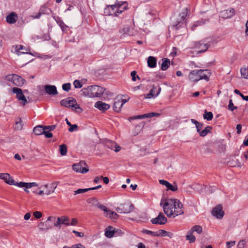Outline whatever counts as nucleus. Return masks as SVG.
I'll use <instances>...</instances> for the list:
<instances>
[{
  "label": "nucleus",
  "instance_id": "obj_9",
  "mask_svg": "<svg viewBox=\"0 0 248 248\" xmlns=\"http://www.w3.org/2000/svg\"><path fill=\"white\" fill-rule=\"evenodd\" d=\"M33 132L36 135L44 134L47 138H50L53 136L51 133L46 131L45 126L43 125H38L35 127L33 129Z\"/></svg>",
  "mask_w": 248,
  "mask_h": 248
},
{
  "label": "nucleus",
  "instance_id": "obj_18",
  "mask_svg": "<svg viewBox=\"0 0 248 248\" xmlns=\"http://www.w3.org/2000/svg\"><path fill=\"white\" fill-rule=\"evenodd\" d=\"M0 179L3 180L5 182L10 185L14 184V179L8 173H0Z\"/></svg>",
  "mask_w": 248,
  "mask_h": 248
},
{
  "label": "nucleus",
  "instance_id": "obj_47",
  "mask_svg": "<svg viewBox=\"0 0 248 248\" xmlns=\"http://www.w3.org/2000/svg\"><path fill=\"white\" fill-rule=\"evenodd\" d=\"M62 88L64 91L66 92H68L71 88V84L69 83H64L62 85Z\"/></svg>",
  "mask_w": 248,
  "mask_h": 248
},
{
  "label": "nucleus",
  "instance_id": "obj_57",
  "mask_svg": "<svg viewBox=\"0 0 248 248\" xmlns=\"http://www.w3.org/2000/svg\"><path fill=\"white\" fill-rule=\"evenodd\" d=\"M110 143L114 145V148H115L114 150L115 152H118L119 151H120V150L121 149V147L119 145H118L115 142H110Z\"/></svg>",
  "mask_w": 248,
  "mask_h": 248
},
{
  "label": "nucleus",
  "instance_id": "obj_59",
  "mask_svg": "<svg viewBox=\"0 0 248 248\" xmlns=\"http://www.w3.org/2000/svg\"><path fill=\"white\" fill-rule=\"evenodd\" d=\"M73 232L77 236L79 237H83L84 234L83 233L81 232H78V231H76L75 230L73 231Z\"/></svg>",
  "mask_w": 248,
  "mask_h": 248
},
{
  "label": "nucleus",
  "instance_id": "obj_55",
  "mask_svg": "<svg viewBox=\"0 0 248 248\" xmlns=\"http://www.w3.org/2000/svg\"><path fill=\"white\" fill-rule=\"evenodd\" d=\"M131 76L132 77V79L133 81H135L136 80V78H140L137 75L136 71H134L131 73Z\"/></svg>",
  "mask_w": 248,
  "mask_h": 248
},
{
  "label": "nucleus",
  "instance_id": "obj_31",
  "mask_svg": "<svg viewBox=\"0 0 248 248\" xmlns=\"http://www.w3.org/2000/svg\"><path fill=\"white\" fill-rule=\"evenodd\" d=\"M23 127V122L21 118H18L16 122L15 129L21 130Z\"/></svg>",
  "mask_w": 248,
  "mask_h": 248
},
{
  "label": "nucleus",
  "instance_id": "obj_40",
  "mask_svg": "<svg viewBox=\"0 0 248 248\" xmlns=\"http://www.w3.org/2000/svg\"><path fill=\"white\" fill-rule=\"evenodd\" d=\"M90 190H91V189H90V188L83 189L79 188L74 191V195H76L77 194L83 193Z\"/></svg>",
  "mask_w": 248,
  "mask_h": 248
},
{
  "label": "nucleus",
  "instance_id": "obj_12",
  "mask_svg": "<svg viewBox=\"0 0 248 248\" xmlns=\"http://www.w3.org/2000/svg\"><path fill=\"white\" fill-rule=\"evenodd\" d=\"M56 219V217H48L46 224L44 222H41L39 223L38 227L40 231H44L52 228L51 225H47V223L49 221H52L54 222Z\"/></svg>",
  "mask_w": 248,
  "mask_h": 248
},
{
  "label": "nucleus",
  "instance_id": "obj_64",
  "mask_svg": "<svg viewBox=\"0 0 248 248\" xmlns=\"http://www.w3.org/2000/svg\"><path fill=\"white\" fill-rule=\"evenodd\" d=\"M73 248H85V247L81 244L73 245Z\"/></svg>",
  "mask_w": 248,
  "mask_h": 248
},
{
  "label": "nucleus",
  "instance_id": "obj_60",
  "mask_svg": "<svg viewBox=\"0 0 248 248\" xmlns=\"http://www.w3.org/2000/svg\"><path fill=\"white\" fill-rule=\"evenodd\" d=\"M159 115V114L154 112H151L145 114L146 118H151L155 116Z\"/></svg>",
  "mask_w": 248,
  "mask_h": 248
},
{
  "label": "nucleus",
  "instance_id": "obj_48",
  "mask_svg": "<svg viewBox=\"0 0 248 248\" xmlns=\"http://www.w3.org/2000/svg\"><path fill=\"white\" fill-rule=\"evenodd\" d=\"M124 234V232L120 230L114 228V236H122Z\"/></svg>",
  "mask_w": 248,
  "mask_h": 248
},
{
  "label": "nucleus",
  "instance_id": "obj_63",
  "mask_svg": "<svg viewBox=\"0 0 248 248\" xmlns=\"http://www.w3.org/2000/svg\"><path fill=\"white\" fill-rule=\"evenodd\" d=\"M159 182L161 185L166 186V187H167L168 185L170 183L168 181L164 180H160L159 181Z\"/></svg>",
  "mask_w": 248,
  "mask_h": 248
},
{
  "label": "nucleus",
  "instance_id": "obj_39",
  "mask_svg": "<svg viewBox=\"0 0 248 248\" xmlns=\"http://www.w3.org/2000/svg\"><path fill=\"white\" fill-rule=\"evenodd\" d=\"M67 149L66 145L62 144L60 145V152L62 155H65L67 153Z\"/></svg>",
  "mask_w": 248,
  "mask_h": 248
},
{
  "label": "nucleus",
  "instance_id": "obj_36",
  "mask_svg": "<svg viewBox=\"0 0 248 248\" xmlns=\"http://www.w3.org/2000/svg\"><path fill=\"white\" fill-rule=\"evenodd\" d=\"M203 117L204 119L211 121L213 118V114L211 112H207L206 110H205Z\"/></svg>",
  "mask_w": 248,
  "mask_h": 248
},
{
  "label": "nucleus",
  "instance_id": "obj_16",
  "mask_svg": "<svg viewBox=\"0 0 248 248\" xmlns=\"http://www.w3.org/2000/svg\"><path fill=\"white\" fill-rule=\"evenodd\" d=\"M46 93L50 95H55L58 94L57 88L54 85H46L44 88Z\"/></svg>",
  "mask_w": 248,
  "mask_h": 248
},
{
  "label": "nucleus",
  "instance_id": "obj_32",
  "mask_svg": "<svg viewBox=\"0 0 248 248\" xmlns=\"http://www.w3.org/2000/svg\"><path fill=\"white\" fill-rule=\"evenodd\" d=\"M212 129V127L210 126H207L203 130H201L200 132H199L200 136L202 137H205L208 133L211 132V130Z\"/></svg>",
  "mask_w": 248,
  "mask_h": 248
},
{
  "label": "nucleus",
  "instance_id": "obj_1",
  "mask_svg": "<svg viewBox=\"0 0 248 248\" xmlns=\"http://www.w3.org/2000/svg\"><path fill=\"white\" fill-rule=\"evenodd\" d=\"M160 206L168 217H173L184 213L182 203L177 199H162L161 200Z\"/></svg>",
  "mask_w": 248,
  "mask_h": 248
},
{
  "label": "nucleus",
  "instance_id": "obj_15",
  "mask_svg": "<svg viewBox=\"0 0 248 248\" xmlns=\"http://www.w3.org/2000/svg\"><path fill=\"white\" fill-rule=\"evenodd\" d=\"M209 45L204 43L202 41H199L196 43L195 48L197 49L199 53H203L206 51L209 47Z\"/></svg>",
  "mask_w": 248,
  "mask_h": 248
},
{
  "label": "nucleus",
  "instance_id": "obj_5",
  "mask_svg": "<svg viewBox=\"0 0 248 248\" xmlns=\"http://www.w3.org/2000/svg\"><path fill=\"white\" fill-rule=\"evenodd\" d=\"M12 91L16 94V98L19 101H20V104L21 106H24L29 103L24 95L22 90L20 88L14 87L12 89Z\"/></svg>",
  "mask_w": 248,
  "mask_h": 248
},
{
  "label": "nucleus",
  "instance_id": "obj_38",
  "mask_svg": "<svg viewBox=\"0 0 248 248\" xmlns=\"http://www.w3.org/2000/svg\"><path fill=\"white\" fill-rule=\"evenodd\" d=\"M190 231L192 232V233L193 232H196L198 234H200L202 231V228L199 225H195L191 228V230Z\"/></svg>",
  "mask_w": 248,
  "mask_h": 248
},
{
  "label": "nucleus",
  "instance_id": "obj_10",
  "mask_svg": "<svg viewBox=\"0 0 248 248\" xmlns=\"http://www.w3.org/2000/svg\"><path fill=\"white\" fill-rule=\"evenodd\" d=\"M86 163L84 161H81L78 163L74 164L72 166L73 170L78 172L85 173L89 171V169L86 168Z\"/></svg>",
  "mask_w": 248,
  "mask_h": 248
},
{
  "label": "nucleus",
  "instance_id": "obj_52",
  "mask_svg": "<svg viewBox=\"0 0 248 248\" xmlns=\"http://www.w3.org/2000/svg\"><path fill=\"white\" fill-rule=\"evenodd\" d=\"M167 188L172 191H176L177 190V186H173L169 183Z\"/></svg>",
  "mask_w": 248,
  "mask_h": 248
},
{
  "label": "nucleus",
  "instance_id": "obj_58",
  "mask_svg": "<svg viewBox=\"0 0 248 248\" xmlns=\"http://www.w3.org/2000/svg\"><path fill=\"white\" fill-rule=\"evenodd\" d=\"M235 244V241H228L226 242V245L227 248H230L231 247L234 246Z\"/></svg>",
  "mask_w": 248,
  "mask_h": 248
},
{
  "label": "nucleus",
  "instance_id": "obj_2",
  "mask_svg": "<svg viewBox=\"0 0 248 248\" xmlns=\"http://www.w3.org/2000/svg\"><path fill=\"white\" fill-rule=\"evenodd\" d=\"M105 90L103 88L99 86H89L87 88H83L80 91V94L81 95L89 97H100L104 93Z\"/></svg>",
  "mask_w": 248,
  "mask_h": 248
},
{
  "label": "nucleus",
  "instance_id": "obj_46",
  "mask_svg": "<svg viewBox=\"0 0 248 248\" xmlns=\"http://www.w3.org/2000/svg\"><path fill=\"white\" fill-rule=\"evenodd\" d=\"M73 84L75 88H80L82 87V84L81 82L77 79L74 81Z\"/></svg>",
  "mask_w": 248,
  "mask_h": 248
},
{
  "label": "nucleus",
  "instance_id": "obj_41",
  "mask_svg": "<svg viewBox=\"0 0 248 248\" xmlns=\"http://www.w3.org/2000/svg\"><path fill=\"white\" fill-rule=\"evenodd\" d=\"M39 12L40 14H49L50 10L46 6H43L40 8Z\"/></svg>",
  "mask_w": 248,
  "mask_h": 248
},
{
  "label": "nucleus",
  "instance_id": "obj_29",
  "mask_svg": "<svg viewBox=\"0 0 248 248\" xmlns=\"http://www.w3.org/2000/svg\"><path fill=\"white\" fill-rule=\"evenodd\" d=\"M59 181H54L53 183H52L50 185L51 190H47L45 194L47 195H48L53 193L55 191V189L57 188V186L59 184Z\"/></svg>",
  "mask_w": 248,
  "mask_h": 248
},
{
  "label": "nucleus",
  "instance_id": "obj_14",
  "mask_svg": "<svg viewBox=\"0 0 248 248\" xmlns=\"http://www.w3.org/2000/svg\"><path fill=\"white\" fill-rule=\"evenodd\" d=\"M224 211L221 205H217L212 211V215L218 219H221L224 216Z\"/></svg>",
  "mask_w": 248,
  "mask_h": 248
},
{
  "label": "nucleus",
  "instance_id": "obj_50",
  "mask_svg": "<svg viewBox=\"0 0 248 248\" xmlns=\"http://www.w3.org/2000/svg\"><path fill=\"white\" fill-rule=\"evenodd\" d=\"M38 184L35 182L32 183H26V188H30L33 186H37Z\"/></svg>",
  "mask_w": 248,
  "mask_h": 248
},
{
  "label": "nucleus",
  "instance_id": "obj_53",
  "mask_svg": "<svg viewBox=\"0 0 248 248\" xmlns=\"http://www.w3.org/2000/svg\"><path fill=\"white\" fill-rule=\"evenodd\" d=\"M56 125L45 126V128L46 131H47L50 132V131L54 130L56 128Z\"/></svg>",
  "mask_w": 248,
  "mask_h": 248
},
{
  "label": "nucleus",
  "instance_id": "obj_28",
  "mask_svg": "<svg viewBox=\"0 0 248 248\" xmlns=\"http://www.w3.org/2000/svg\"><path fill=\"white\" fill-rule=\"evenodd\" d=\"M111 5H108L107 7H106L104 9V13L106 15L109 16H117V15L116 13H115L114 11H112V7H111Z\"/></svg>",
  "mask_w": 248,
  "mask_h": 248
},
{
  "label": "nucleus",
  "instance_id": "obj_37",
  "mask_svg": "<svg viewBox=\"0 0 248 248\" xmlns=\"http://www.w3.org/2000/svg\"><path fill=\"white\" fill-rule=\"evenodd\" d=\"M186 238V240H188L189 243H193L196 240L195 237L192 234V232L190 231L188 232Z\"/></svg>",
  "mask_w": 248,
  "mask_h": 248
},
{
  "label": "nucleus",
  "instance_id": "obj_22",
  "mask_svg": "<svg viewBox=\"0 0 248 248\" xmlns=\"http://www.w3.org/2000/svg\"><path fill=\"white\" fill-rule=\"evenodd\" d=\"M120 32L123 35L132 36L134 35L133 29L128 26H124L120 30Z\"/></svg>",
  "mask_w": 248,
  "mask_h": 248
},
{
  "label": "nucleus",
  "instance_id": "obj_35",
  "mask_svg": "<svg viewBox=\"0 0 248 248\" xmlns=\"http://www.w3.org/2000/svg\"><path fill=\"white\" fill-rule=\"evenodd\" d=\"M187 9L185 8L183 10V11L180 14L179 17H180V21H178V23H180L181 21L184 20L186 17L187 16Z\"/></svg>",
  "mask_w": 248,
  "mask_h": 248
},
{
  "label": "nucleus",
  "instance_id": "obj_24",
  "mask_svg": "<svg viewBox=\"0 0 248 248\" xmlns=\"http://www.w3.org/2000/svg\"><path fill=\"white\" fill-rule=\"evenodd\" d=\"M105 235L108 238L114 236V228L110 226L107 227L105 229Z\"/></svg>",
  "mask_w": 248,
  "mask_h": 248
},
{
  "label": "nucleus",
  "instance_id": "obj_45",
  "mask_svg": "<svg viewBox=\"0 0 248 248\" xmlns=\"http://www.w3.org/2000/svg\"><path fill=\"white\" fill-rule=\"evenodd\" d=\"M12 185H14L19 187H25L26 188V183L20 182L19 183L16 182L14 180V184Z\"/></svg>",
  "mask_w": 248,
  "mask_h": 248
},
{
  "label": "nucleus",
  "instance_id": "obj_43",
  "mask_svg": "<svg viewBox=\"0 0 248 248\" xmlns=\"http://www.w3.org/2000/svg\"><path fill=\"white\" fill-rule=\"evenodd\" d=\"M142 232H143V233L151 235L153 236H157V235L156 232H152L151 231L146 230V229H143L142 231Z\"/></svg>",
  "mask_w": 248,
  "mask_h": 248
},
{
  "label": "nucleus",
  "instance_id": "obj_54",
  "mask_svg": "<svg viewBox=\"0 0 248 248\" xmlns=\"http://www.w3.org/2000/svg\"><path fill=\"white\" fill-rule=\"evenodd\" d=\"M228 108H229V109L232 111H233L234 109H235L237 108L236 107L234 106L232 100H230L229 105H228Z\"/></svg>",
  "mask_w": 248,
  "mask_h": 248
},
{
  "label": "nucleus",
  "instance_id": "obj_51",
  "mask_svg": "<svg viewBox=\"0 0 248 248\" xmlns=\"http://www.w3.org/2000/svg\"><path fill=\"white\" fill-rule=\"evenodd\" d=\"M246 245V242L244 240H241L239 242L237 245V248H244Z\"/></svg>",
  "mask_w": 248,
  "mask_h": 248
},
{
  "label": "nucleus",
  "instance_id": "obj_25",
  "mask_svg": "<svg viewBox=\"0 0 248 248\" xmlns=\"http://www.w3.org/2000/svg\"><path fill=\"white\" fill-rule=\"evenodd\" d=\"M17 15L15 12H12L6 16V21L9 24H14L16 21Z\"/></svg>",
  "mask_w": 248,
  "mask_h": 248
},
{
  "label": "nucleus",
  "instance_id": "obj_61",
  "mask_svg": "<svg viewBox=\"0 0 248 248\" xmlns=\"http://www.w3.org/2000/svg\"><path fill=\"white\" fill-rule=\"evenodd\" d=\"M33 216L36 218H40V217H41L42 214L40 212L36 211L33 213Z\"/></svg>",
  "mask_w": 248,
  "mask_h": 248
},
{
  "label": "nucleus",
  "instance_id": "obj_44",
  "mask_svg": "<svg viewBox=\"0 0 248 248\" xmlns=\"http://www.w3.org/2000/svg\"><path fill=\"white\" fill-rule=\"evenodd\" d=\"M193 189L197 191L198 192L201 193L202 189V186L199 184H197L193 185Z\"/></svg>",
  "mask_w": 248,
  "mask_h": 248
},
{
  "label": "nucleus",
  "instance_id": "obj_8",
  "mask_svg": "<svg viewBox=\"0 0 248 248\" xmlns=\"http://www.w3.org/2000/svg\"><path fill=\"white\" fill-rule=\"evenodd\" d=\"M134 208V206L132 204L124 203L116 208V210L120 213L128 214L132 212Z\"/></svg>",
  "mask_w": 248,
  "mask_h": 248
},
{
  "label": "nucleus",
  "instance_id": "obj_13",
  "mask_svg": "<svg viewBox=\"0 0 248 248\" xmlns=\"http://www.w3.org/2000/svg\"><path fill=\"white\" fill-rule=\"evenodd\" d=\"M151 221L154 224L163 225L167 222V219L162 213H160L156 217L152 219Z\"/></svg>",
  "mask_w": 248,
  "mask_h": 248
},
{
  "label": "nucleus",
  "instance_id": "obj_33",
  "mask_svg": "<svg viewBox=\"0 0 248 248\" xmlns=\"http://www.w3.org/2000/svg\"><path fill=\"white\" fill-rule=\"evenodd\" d=\"M58 220L61 221L62 224H65L67 226L70 225L69 218L66 216L59 217Z\"/></svg>",
  "mask_w": 248,
  "mask_h": 248
},
{
  "label": "nucleus",
  "instance_id": "obj_17",
  "mask_svg": "<svg viewBox=\"0 0 248 248\" xmlns=\"http://www.w3.org/2000/svg\"><path fill=\"white\" fill-rule=\"evenodd\" d=\"M104 212L105 216L111 219H116L119 216L114 212L108 209L106 207L105 209H101Z\"/></svg>",
  "mask_w": 248,
  "mask_h": 248
},
{
  "label": "nucleus",
  "instance_id": "obj_42",
  "mask_svg": "<svg viewBox=\"0 0 248 248\" xmlns=\"http://www.w3.org/2000/svg\"><path fill=\"white\" fill-rule=\"evenodd\" d=\"M58 24L60 26L62 31H66L68 28V26L66 25L64 22L61 20H58L57 21Z\"/></svg>",
  "mask_w": 248,
  "mask_h": 248
},
{
  "label": "nucleus",
  "instance_id": "obj_62",
  "mask_svg": "<svg viewBox=\"0 0 248 248\" xmlns=\"http://www.w3.org/2000/svg\"><path fill=\"white\" fill-rule=\"evenodd\" d=\"M203 126V124L200 123H199V124L196 125V127L197 128V131L199 133L200 132Z\"/></svg>",
  "mask_w": 248,
  "mask_h": 248
},
{
  "label": "nucleus",
  "instance_id": "obj_26",
  "mask_svg": "<svg viewBox=\"0 0 248 248\" xmlns=\"http://www.w3.org/2000/svg\"><path fill=\"white\" fill-rule=\"evenodd\" d=\"M89 203L92 204L94 206L97 207L99 209H105L106 206L103 204H100L98 202L97 200L95 198H93L89 200Z\"/></svg>",
  "mask_w": 248,
  "mask_h": 248
},
{
  "label": "nucleus",
  "instance_id": "obj_49",
  "mask_svg": "<svg viewBox=\"0 0 248 248\" xmlns=\"http://www.w3.org/2000/svg\"><path fill=\"white\" fill-rule=\"evenodd\" d=\"M157 235V236H165L167 235V232L163 230H160L156 232Z\"/></svg>",
  "mask_w": 248,
  "mask_h": 248
},
{
  "label": "nucleus",
  "instance_id": "obj_30",
  "mask_svg": "<svg viewBox=\"0 0 248 248\" xmlns=\"http://www.w3.org/2000/svg\"><path fill=\"white\" fill-rule=\"evenodd\" d=\"M170 64V60L167 58H164L162 59V63L161 64V69L162 70H167Z\"/></svg>",
  "mask_w": 248,
  "mask_h": 248
},
{
  "label": "nucleus",
  "instance_id": "obj_56",
  "mask_svg": "<svg viewBox=\"0 0 248 248\" xmlns=\"http://www.w3.org/2000/svg\"><path fill=\"white\" fill-rule=\"evenodd\" d=\"M78 126L77 124H71L70 125V128L68 130L70 132H73L74 131H76L78 130Z\"/></svg>",
  "mask_w": 248,
  "mask_h": 248
},
{
  "label": "nucleus",
  "instance_id": "obj_4",
  "mask_svg": "<svg viewBox=\"0 0 248 248\" xmlns=\"http://www.w3.org/2000/svg\"><path fill=\"white\" fill-rule=\"evenodd\" d=\"M5 79L12 82L14 85L16 86H21L25 82V80L16 74L9 75L5 77Z\"/></svg>",
  "mask_w": 248,
  "mask_h": 248
},
{
  "label": "nucleus",
  "instance_id": "obj_21",
  "mask_svg": "<svg viewBox=\"0 0 248 248\" xmlns=\"http://www.w3.org/2000/svg\"><path fill=\"white\" fill-rule=\"evenodd\" d=\"M122 97L117 96L114 99L113 109L116 112H119L123 106H121Z\"/></svg>",
  "mask_w": 248,
  "mask_h": 248
},
{
  "label": "nucleus",
  "instance_id": "obj_11",
  "mask_svg": "<svg viewBox=\"0 0 248 248\" xmlns=\"http://www.w3.org/2000/svg\"><path fill=\"white\" fill-rule=\"evenodd\" d=\"M160 91V87L159 86H155V85H153L152 89L150 91V93L146 95L145 94L144 95L145 98L147 99L155 98L158 95Z\"/></svg>",
  "mask_w": 248,
  "mask_h": 248
},
{
  "label": "nucleus",
  "instance_id": "obj_6",
  "mask_svg": "<svg viewBox=\"0 0 248 248\" xmlns=\"http://www.w3.org/2000/svg\"><path fill=\"white\" fill-rule=\"evenodd\" d=\"M60 104L62 106L67 108L71 107L73 110L77 109H81L79 106L77 104L75 99H70L69 98L63 99L61 101Z\"/></svg>",
  "mask_w": 248,
  "mask_h": 248
},
{
  "label": "nucleus",
  "instance_id": "obj_19",
  "mask_svg": "<svg viewBox=\"0 0 248 248\" xmlns=\"http://www.w3.org/2000/svg\"><path fill=\"white\" fill-rule=\"evenodd\" d=\"M235 14V10L233 8H231L221 12V15L224 18H231Z\"/></svg>",
  "mask_w": 248,
  "mask_h": 248
},
{
  "label": "nucleus",
  "instance_id": "obj_23",
  "mask_svg": "<svg viewBox=\"0 0 248 248\" xmlns=\"http://www.w3.org/2000/svg\"><path fill=\"white\" fill-rule=\"evenodd\" d=\"M15 52H16V54L18 55H20L21 54H25V53H31L28 52V50L24 46L22 45H16L15 48Z\"/></svg>",
  "mask_w": 248,
  "mask_h": 248
},
{
  "label": "nucleus",
  "instance_id": "obj_7",
  "mask_svg": "<svg viewBox=\"0 0 248 248\" xmlns=\"http://www.w3.org/2000/svg\"><path fill=\"white\" fill-rule=\"evenodd\" d=\"M128 4L125 2H118L114 5H112V11L117 13V16L122 14L124 10L127 9Z\"/></svg>",
  "mask_w": 248,
  "mask_h": 248
},
{
  "label": "nucleus",
  "instance_id": "obj_20",
  "mask_svg": "<svg viewBox=\"0 0 248 248\" xmlns=\"http://www.w3.org/2000/svg\"><path fill=\"white\" fill-rule=\"evenodd\" d=\"M94 107L101 111H105L108 109L110 106L102 101H97L95 103Z\"/></svg>",
  "mask_w": 248,
  "mask_h": 248
},
{
  "label": "nucleus",
  "instance_id": "obj_3",
  "mask_svg": "<svg viewBox=\"0 0 248 248\" xmlns=\"http://www.w3.org/2000/svg\"><path fill=\"white\" fill-rule=\"evenodd\" d=\"M210 75L209 71L206 69L194 70L189 73V79L191 81L194 82H198L201 79L208 81Z\"/></svg>",
  "mask_w": 248,
  "mask_h": 248
},
{
  "label": "nucleus",
  "instance_id": "obj_34",
  "mask_svg": "<svg viewBox=\"0 0 248 248\" xmlns=\"http://www.w3.org/2000/svg\"><path fill=\"white\" fill-rule=\"evenodd\" d=\"M241 77L245 79H248V68L242 67L240 69Z\"/></svg>",
  "mask_w": 248,
  "mask_h": 248
},
{
  "label": "nucleus",
  "instance_id": "obj_27",
  "mask_svg": "<svg viewBox=\"0 0 248 248\" xmlns=\"http://www.w3.org/2000/svg\"><path fill=\"white\" fill-rule=\"evenodd\" d=\"M148 66L150 68H155L156 66V60L153 56H149L148 58Z\"/></svg>",
  "mask_w": 248,
  "mask_h": 248
}]
</instances>
